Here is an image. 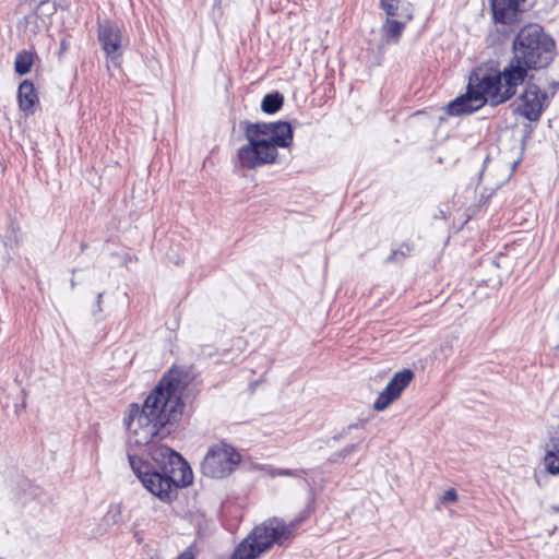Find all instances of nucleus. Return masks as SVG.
Returning <instances> with one entry per match:
<instances>
[{"instance_id":"9","label":"nucleus","mask_w":559,"mask_h":559,"mask_svg":"<svg viewBox=\"0 0 559 559\" xmlns=\"http://www.w3.org/2000/svg\"><path fill=\"white\" fill-rule=\"evenodd\" d=\"M414 379V372L411 369H403L396 372L383 391L379 394L374 402V409L384 411L397 400L403 390L408 386V384Z\"/></svg>"},{"instance_id":"10","label":"nucleus","mask_w":559,"mask_h":559,"mask_svg":"<svg viewBox=\"0 0 559 559\" xmlns=\"http://www.w3.org/2000/svg\"><path fill=\"white\" fill-rule=\"evenodd\" d=\"M413 20V12L404 14L386 15L380 27L381 39L379 47L399 44L406 25Z\"/></svg>"},{"instance_id":"23","label":"nucleus","mask_w":559,"mask_h":559,"mask_svg":"<svg viewBox=\"0 0 559 559\" xmlns=\"http://www.w3.org/2000/svg\"><path fill=\"white\" fill-rule=\"evenodd\" d=\"M38 1V8L43 7L47 0H37Z\"/></svg>"},{"instance_id":"8","label":"nucleus","mask_w":559,"mask_h":559,"mask_svg":"<svg viewBox=\"0 0 559 559\" xmlns=\"http://www.w3.org/2000/svg\"><path fill=\"white\" fill-rule=\"evenodd\" d=\"M98 40L108 59L118 61L122 55L123 35L120 27L111 21L98 25Z\"/></svg>"},{"instance_id":"25","label":"nucleus","mask_w":559,"mask_h":559,"mask_svg":"<svg viewBox=\"0 0 559 559\" xmlns=\"http://www.w3.org/2000/svg\"><path fill=\"white\" fill-rule=\"evenodd\" d=\"M100 300H102V294H98V296H97L98 304L100 302Z\"/></svg>"},{"instance_id":"20","label":"nucleus","mask_w":559,"mask_h":559,"mask_svg":"<svg viewBox=\"0 0 559 559\" xmlns=\"http://www.w3.org/2000/svg\"><path fill=\"white\" fill-rule=\"evenodd\" d=\"M456 499H457V493H456L455 489H453V488L445 490L441 498L443 503H451V502L456 501Z\"/></svg>"},{"instance_id":"4","label":"nucleus","mask_w":559,"mask_h":559,"mask_svg":"<svg viewBox=\"0 0 559 559\" xmlns=\"http://www.w3.org/2000/svg\"><path fill=\"white\" fill-rule=\"evenodd\" d=\"M514 57L508 64L528 69L547 67L555 57V41L538 24L521 28L513 41Z\"/></svg>"},{"instance_id":"2","label":"nucleus","mask_w":559,"mask_h":559,"mask_svg":"<svg viewBox=\"0 0 559 559\" xmlns=\"http://www.w3.org/2000/svg\"><path fill=\"white\" fill-rule=\"evenodd\" d=\"M526 78V70L507 64L502 70L480 66L469 75L467 92L449 103L448 114L461 116L474 112L485 104L498 106L512 98Z\"/></svg>"},{"instance_id":"1","label":"nucleus","mask_w":559,"mask_h":559,"mask_svg":"<svg viewBox=\"0 0 559 559\" xmlns=\"http://www.w3.org/2000/svg\"><path fill=\"white\" fill-rule=\"evenodd\" d=\"M183 412L180 381L164 377L158 385L139 404L129 406L124 419L130 444L147 447L154 464L128 453L130 466L142 485L162 501H171L176 490L192 483L188 463L169 447L158 444L170 435Z\"/></svg>"},{"instance_id":"19","label":"nucleus","mask_w":559,"mask_h":559,"mask_svg":"<svg viewBox=\"0 0 559 559\" xmlns=\"http://www.w3.org/2000/svg\"><path fill=\"white\" fill-rule=\"evenodd\" d=\"M356 449V445L352 444L346 448H344L342 451H340L337 454H334L330 460L332 462H336L338 459H344L350 453H353Z\"/></svg>"},{"instance_id":"18","label":"nucleus","mask_w":559,"mask_h":559,"mask_svg":"<svg viewBox=\"0 0 559 559\" xmlns=\"http://www.w3.org/2000/svg\"><path fill=\"white\" fill-rule=\"evenodd\" d=\"M271 476H292L299 477L304 472L297 469H287V468H270Z\"/></svg>"},{"instance_id":"14","label":"nucleus","mask_w":559,"mask_h":559,"mask_svg":"<svg viewBox=\"0 0 559 559\" xmlns=\"http://www.w3.org/2000/svg\"><path fill=\"white\" fill-rule=\"evenodd\" d=\"M380 8L384 11L385 15L413 12L412 4L406 0H380Z\"/></svg>"},{"instance_id":"7","label":"nucleus","mask_w":559,"mask_h":559,"mask_svg":"<svg viewBox=\"0 0 559 559\" xmlns=\"http://www.w3.org/2000/svg\"><path fill=\"white\" fill-rule=\"evenodd\" d=\"M547 105L548 96L546 92L534 83H527L514 102V110L530 121H537Z\"/></svg>"},{"instance_id":"6","label":"nucleus","mask_w":559,"mask_h":559,"mask_svg":"<svg viewBox=\"0 0 559 559\" xmlns=\"http://www.w3.org/2000/svg\"><path fill=\"white\" fill-rule=\"evenodd\" d=\"M241 455L228 443L218 442L211 445L201 463L204 476L224 478L229 476L240 464Z\"/></svg>"},{"instance_id":"5","label":"nucleus","mask_w":559,"mask_h":559,"mask_svg":"<svg viewBox=\"0 0 559 559\" xmlns=\"http://www.w3.org/2000/svg\"><path fill=\"white\" fill-rule=\"evenodd\" d=\"M301 520H293L288 524L278 518H272L254 527L236 548L231 559H257L274 544L282 545L293 537Z\"/></svg>"},{"instance_id":"13","label":"nucleus","mask_w":559,"mask_h":559,"mask_svg":"<svg viewBox=\"0 0 559 559\" xmlns=\"http://www.w3.org/2000/svg\"><path fill=\"white\" fill-rule=\"evenodd\" d=\"M545 469L552 474H559V438L552 437L546 445V453L544 456Z\"/></svg>"},{"instance_id":"3","label":"nucleus","mask_w":559,"mask_h":559,"mask_svg":"<svg viewBox=\"0 0 559 559\" xmlns=\"http://www.w3.org/2000/svg\"><path fill=\"white\" fill-rule=\"evenodd\" d=\"M245 136L247 144L238 150V162L242 168L253 169L275 163L277 147H289L294 133L285 121L247 122Z\"/></svg>"},{"instance_id":"26","label":"nucleus","mask_w":559,"mask_h":559,"mask_svg":"<svg viewBox=\"0 0 559 559\" xmlns=\"http://www.w3.org/2000/svg\"><path fill=\"white\" fill-rule=\"evenodd\" d=\"M74 285H75V281L71 280V286L74 287Z\"/></svg>"},{"instance_id":"11","label":"nucleus","mask_w":559,"mask_h":559,"mask_svg":"<svg viewBox=\"0 0 559 559\" xmlns=\"http://www.w3.org/2000/svg\"><path fill=\"white\" fill-rule=\"evenodd\" d=\"M525 0H489L490 8L496 23L510 25L519 20L520 5Z\"/></svg>"},{"instance_id":"12","label":"nucleus","mask_w":559,"mask_h":559,"mask_svg":"<svg viewBox=\"0 0 559 559\" xmlns=\"http://www.w3.org/2000/svg\"><path fill=\"white\" fill-rule=\"evenodd\" d=\"M17 102L20 109L26 115L34 114V107L38 103V95L35 91L34 84L24 80L17 88Z\"/></svg>"},{"instance_id":"17","label":"nucleus","mask_w":559,"mask_h":559,"mask_svg":"<svg viewBox=\"0 0 559 559\" xmlns=\"http://www.w3.org/2000/svg\"><path fill=\"white\" fill-rule=\"evenodd\" d=\"M414 250V243L413 242H404L400 246L399 249H395L391 252V254L388 257V262H401L406 257H408L412 251Z\"/></svg>"},{"instance_id":"24","label":"nucleus","mask_w":559,"mask_h":559,"mask_svg":"<svg viewBox=\"0 0 559 559\" xmlns=\"http://www.w3.org/2000/svg\"><path fill=\"white\" fill-rule=\"evenodd\" d=\"M32 19H35V15H28V16L26 17V20H27V21H29V20H32Z\"/></svg>"},{"instance_id":"16","label":"nucleus","mask_w":559,"mask_h":559,"mask_svg":"<svg viewBox=\"0 0 559 559\" xmlns=\"http://www.w3.org/2000/svg\"><path fill=\"white\" fill-rule=\"evenodd\" d=\"M283 105V96L280 93H271L263 97L261 109L266 114H274Z\"/></svg>"},{"instance_id":"21","label":"nucleus","mask_w":559,"mask_h":559,"mask_svg":"<svg viewBox=\"0 0 559 559\" xmlns=\"http://www.w3.org/2000/svg\"><path fill=\"white\" fill-rule=\"evenodd\" d=\"M103 521L106 522V523L99 524L95 530H93L92 533H91L92 537L100 536V535H103L107 531V528L109 526V523L106 520V518H104Z\"/></svg>"},{"instance_id":"15","label":"nucleus","mask_w":559,"mask_h":559,"mask_svg":"<svg viewBox=\"0 0 559 559\" xmlns=\"http://www.w3.org/2000/svg\"><path fill=\"white\" fill-rule=\"evenodd\" d=\"M35 53L29 50H23L15 57L14 69L20 75L28 73L34 63Z\"/></svg>"},{"instance_id":"22","label":"nucleus","mask_w":559,"mask_h":559,"mask_svg":"<svg viewBox=\"0 0 559 559\" xmlns=\"http://www.w3.org/2000/svg\"><path fill=\"white\" fill-rule=\"evenodd\" d=\"M177 559H194L191 550H185Z\"/></svg>"}]
</instances>
